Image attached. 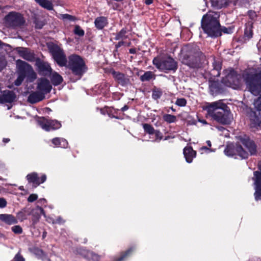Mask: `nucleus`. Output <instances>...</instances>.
<instances>
[{
    "instance_id": "ea45409f",
    "label": "nucleus",
    "mask_w": 261,
    "mask_h": 261,
    "mask_svg": "<svg viewBox=\"0 0 261 261\" xmlns=\"http://www.w3.org/2000/svg\"><path fill=\"white\" fill-rule=\"evenodd\" d=\"M133 251V248H130L128 250H127L123 254L121 255V256L118 258L116 261H122L123 259H124L127 256H128L130 253Z\"/></svg>"
},
{
    "instance_id": "8fccbe9b",
    "label": "nucleus",
    "mask_w": 261,
    "mask_h": 261,
    "mask_svg": "<svg viewBox=\"0 0 261 261\" xmlns=\"http://www.w3.org/2000/svg\"><path fill=\"white\" fill-rule=\"evenodd\" d=\"M14 261H24V258L19 253H17L15 257Z\"/></svg>"
},
{
    "instance_id": "c85d7f7f",
    "label": "nucleus",
    "mask_w": 261,
    "mask_h": 261,
    "mask_svg": "<svg viewBox=\"0 0 261 261\" xmlns=\"http://www.w3.org/2000/svg\"><path fill=\"white\" fill-rule=\"evenodd\" d=\"M213 69L211 71V74L214 76H219L220 75V71L221 69V64L220 62L215 61L213 63Z\"/></svg>"
},
{
    "instance_id": "69168bd1",
    "label": "nucleus",
    "mask_w": 261,
    "mask_h": 261,
    "mask_svg": "<svg viewBox=\"0 0 261 261\" xmlns=\"http://www.w3.org/2000/svg\"><path fill=\"white\" fill-rule=\"evenodd\" d=\"M130 43H130V42H128V43H126V42H125V44L124 45H126V46H130Z\"/></svg>"
},
{
    "instance_id": "39448f33",
    "label": "nucleus",
    "mask_w": 261,
    "mask_h": 261,
    "mask_svg": "<svg viewBox=\"0 0 261 261\" xmlns=\"http://www.w3.org/2000/svg\"><path fill=\"white\" fill-rule=\"evenodd\" d=\"M72 73L81 78L87 71V67L83 58L77 55L73 54L68 57L66 66Z\"/></svg>"
},
{
    "instance_id": "423d86ee",
    "label": "nucleus",
    "mask_w": 261,
    "mask_h": 261,
    "mask_svg": "<svg viewBox=\"0 0 261 261\" xmlns=\"http://www.w3.org/2000/svg\"><path fill=\"white\" fill-rule=\"evenodd\" d=\"M152 63L160 70L175 71L177 68L176 62L170 57H155L153 59Z\"/></svg>"
},
{
    "instance_id": "0eeeda50",
    "label": "nucleus",
    "mask_w": 261,
    "mask_h": 261,
    "mask_svg": "<svg viewBox=\"0 0 261 261\" xmlns=\"http://www.w3.org/2000/svg\"><path fill=\"white\" fill-rule=\"evenodd\" d=\"M222 83L226 86L237 89L242 85V77L241 75L238 74L233 70H226V75L222 79Z\"/></svg>"
},
{
    "instance_id": "0e129e2a",
    "label": "nucleus",
    "mask_w": 261,
    "mask_h": 261,
    "mask_svg": "<svg viewBox=\"0 0 261 261\" xmlns=\"http://www.w3.org/2000/svg\"><path fill=\"white\" fill-rule=\"evenodd\" d=\"M206 143L207 144V145L209 146V147H211L212 144H211V142L210 141L208 140L206 141Z\"/></svg>"
},
{
    "instance_id": "c9c22d12",
    "label": "nucleus",
    "mask_w": 261,
    "mask_h": 261,
    "mask_svg": "<svg viewBox=\"0 0 261 261\" xmlns=\"http://www.w3.org/2000/svg\"><path fill=\"white\" fill-rule=\"evenodd\" d=\"M163 120L168 123L175 122L176 121V117L171 114H164L163 116Z\"/></svg>"
},
{
    "instance_id": "dca6fc26",
    "label": "nucleus",
    "mask_w": 261,
    "mask_h": 261,
    "mask_svg": "<svg viewBox=\"0 0 261 261\" xmlns=\"http://www.w3.org/2000/svg\"><path fill=\"white\" fill-rule=\"evenodd\" d=\"M51 88V85L48 80L41 78L38 80L37 89L44 95L50 91Z\"/></svg>"
},
{
    "instance_id": "4c0bfd02",
    "label": "nucleus",
    "mask_w": 261,
    "mask_h": 261,
    "mask_svg": "<svg viewBox=\"0 0 261 261\" xmlns=\"http://www.w3.org/2000/svg\"><path fill=\"white\" fill-rule=\"evenodd\" d=\"M143 128L144 130L148 134L150 135L154 134V133L155 132V129L150 124H144L143 125Z\"/></svg>"
},
{
    "instance_id": "864d4df0",
    "label": "nucleus",
    "mask_w": 261,
    "mask_h": 261,
    "mask_svg": "<svg viewBox=\"0 0 261 261\" xmlns=\"http://www.w3.org/2000/svg\"><path fill=\"white\" fill-rule=\"evenodd\" d=\"M6 64V62L5 60L4 59V58L2 57L0 58V68H4Z\"/></svg>"
},
{
    "instance_id": "09e8293b",
    "label": "nucleus",
    "mask_w": 261,
    "mask_h": 261,
    "mask_svg": "<svg viewBox=\"0 0 261 261\" xmlns=\"http://www.w3.org/2000/svg\"><path fill=\"white\" fill-rule=\"evenodd\" d=\"M35 27L37 29H40L44 25V23L41 21H39L38 20H35Z\"/></svg>"
},
{
    "instance_id": "9b49d317",
    "label": "nucleus",
    "mask_w": 261,
    "mask_h": 261,
    "mask_svg": "<svg viewBox=\"0 0 261 261\" xmlns=\"http://www.w3.org/2000/svg\"><path fill=\"white\" fill-rule=\"evenodd\" d=\"M39 125L46 131L55 130L61 127L60 122L56 120H51L44 117L39 118L37 120Z\"/></svg>"
},
{
    "instance_id": "338daca9",
    "label": "nucleus",
    "mask_w": 261,
    "mask_h": 261,
    "mask_svg": "<svg viewBox=\"0 0 261 261\" xmlns=\"http://www.w3.org/2000/svg\"><path fill=\"white\" fill-rule=\"evenodd\" d=\"M53 219L51 218H49V219H47V221H48L49 222H51L52 223V221H53Z\"/></svg>"
},
{
    "instance_id": "72a5a7b5",
    "label": "nucleus",
    "mask_w": 261,
    "mask_h": 261,
    "mask_svg": "<svg viewBox=\"0 0 261 261\" xmlns=\"http://www.w3.org/2000/svg\"><path fill=\"white\" fill-rule=\"evenodd\" d=\"M126 30L125 29H122L119 32L116 34L115 39L116 40H119L126 39L127 37L126 35Z\"/></svg>"
},
{
    "instance_id": "7ed1b4c3",
    "label": "nucleus",
    "mask_w": 261,
    "mask_h": 261,
    "mask_svg": "<svg viewBox=\"0 0 261 261\" xmlns=\"http://www.w3.org/2000/svg\"><path fill=\"white\" fill-rule=\"evenodd\" d=\"M243 78L249 91L253 95H257L261 93V68L257 73L246 72L243 75ZM253 105L258 111H261V94L254 100Z\"/></svg>"
},
{
    "instance_id": "c03bdc74",
    "label": "nucleus",
    "mask_w": 261,
    "mask_h": 261,
    "mask_svg": "<svg viewBox=\"0 0 261 261\" xmlns=\"http://www.w3.org/2000/svg\"><path fill=\"white\" fill-rule=\"evenodd\" d=\"M154 134H155V141L159 142L163 138L162 133L159 130H155Z\"/></svg>"
},
{
    "instance_id": "bf43d9fd",
    "label": "nucleus",
    "mask_w": 261,
    "mask_h": 261,
    "mask_svg": "<svg viewBox=\"0 0 261 261\" xmlns=\"http://www.w3.org/2000/svg\"><path fill=\"white\" fill-rule=\"evenodd\" d=\"M129 52L130 53V54H134L136 53V49L135 48H130L129 49Z\"/></svg>"
},
{
    "instance_id": "a211bd4d",
    "label": "nucleus",
    "mask_w": 261,
    "mask_h": 261,
    "mask_svg": "<svg viewBox=\"0 0 261 261\" xmlns=\"http://www.w3.org/2000/svg\"><path fill=\"white\" fill-rule=\"evenodd\" d=\"M250 126L252 128H256L261 123V116L260 113L251 111L249 114Z\"/></svg>"
},
{
    "instance_id": "f3484780",
    "label": "nucleus",
    "mask_w": 261,
    "mask_h": 261,
    "mask_svg": "<svg viewBox=\"0 0 261 261\" xmlns=\"http://www.w3.org/2000/svg\"><path fill=\"white\" fill-rule=\"evenodd\" d=\"M39 73L43 75H49L51 72V68L48 63L38 61L36 62Z\"/></svg>"
},
{
    "instance_id": "f704fd0d",
    "label": "nucleus",
    "mask_w": 261,
    "mask_h": 261,
    "mask_svg": "<svg viewBox=\"0 0 261 261\" xmlns=\"http://www.w3.org/2000/svg\"><path fill=\"white\" fill-rule=\"evenodd\" d=\"M250 0H229L230 3L234 6H246L249 3Z\"/></svg>"
},
{
    "instance_id": "f03ea898",
    "label": "nucleus",
    "mask_w": 261,
    "mask_h": 261,
    "mask_svg": "<svg viewBox=\"0 0 261 261\" xmlns=\"http://www.w3.org/2000/svg\"><path fill=\"white\" fill-rule=\"evenodd\" d=\"M205 110L210 117L221 124H229L232 120L229 108L222 100L208 103Z\"/></svg>"
},
{
    "instance_id": "2f4dec72",
    "label": "nucleus",
    "mask_w": 261,
    "mask_h": 261,
    "mask_svg": "<svg viewBox=\"0 0 261 261\" xmlns=\"http://www.w3.org/2000/svg\"><path fill=\"white\" fill-rule=\"evenodd\" d=\"M50 79L52 84L55 86L60 85L63 81L62 77L57 72L53 73Z\"/></svg>"
},
{
    "instance_id": "37998d69",
    "label": "nucleus",
    "mask_w": 261,
    "mask_h": 261,
    "mask_svg": "<svg viewBox=\"0 0 261 261\" xmlns=\"http://www.w3.org/2000/svg\"><path fill=\"white\" fill-rule=\"evenodd\" d=\"M25 77L20 74H18L17 79L15 81L14 84L16 86H19L21 84Z\"/></svg>"
},
{
    "instance_id": "58836bf2",
    "label": "nucleus",
    "mask_w": 261,
    "mask_h": 261,
    "mask_svg": "<svg viewBox=\"0 0 261 261\" xmlns=\"http://www.w3.org/2000/svg\"><path fill=\"white\" fill-rule=\"evenodd\" d=\"M74 33L75 35H77L79 36H83L85 34L84 31L79 25H75L74 27Z\"/></svg>"
},
{
    "instance_id": "aec40b11",
    "label": "nucleus",
    "mask_w": 261,
    "mask_h": 261,
    "mask_svg": "<svg viewBox=\"0 0 261 261\" xmlns=\"http://www.w3.org/2000/svg\"><path fill=\"white\" fill-rule=\"evenodd\" d=\"M16 97V94L13 91H5L3 95L0 97V102L11 103L14 101Z\"/></svg>"
},
{
    "instance_id": "393cba45",
    "label": "nucleus",
    "mask_w": 261,
    "mask_h": 261,
    "mask_svg": "<svg viewBox=\"0 0 261 261\" xmlns=\"http://www.w3.org/2000/svg\"><path fill=\"white\" fill-rule=\"evenodd\" d=\"M80 253L85 258L88 259H92L94 261H98L99 259V256L93 253V252L89 251L85 249L80 250Z\"/></svg>"
},
{
    "instance_id": "de8ad7c7",
    "label": "nucleus",
    "mask_w": 261,
    "mask_h": 261,
    "mask_svg": "<svg viewBox=\"0 0 261 261\" xmlns=\"http://www.w3.org/2000/svg\"><path fill=\"white\" fill-rule=\"evenodd\" d=\"M25 212V210H23V211L20 212L18 213L17 216L19 218L21 219V220H23L25 219H27V217L24 214V212Z\"/></svg>"
},
{
    "instance_id": "a878e982",
    "label": "nucleus",
    "mask_w": 261,
    "mask_h": 261,
    "mask_svg": "<svg viewBox=\"0 0 261 261\" xmlns=\"http://www.w3.org/2000/svg\"><path fill=\"white\" fill-rule=\"evenodd\" d=\"M53 144L56 147L66 148L68 146L67 141L64 138H55L52 140Z\"/></svg>"
},
{
    "instance_id": "49530a36",
    "label": "nucleus",
    "mask_w": 261,
    "mask_h": 261,
    "mask_svg": "<svg viewBox=\"0 0 261 261\" xmlns=\"http://www.w3.org/2000/svg\"><path fill=\"white\" fill-rule=\"evenodd\" d=\"M37 198L38 196L36 194H32L29 196L28 198V201L30 202H32L36 200L37 199Z\"/></svg>"
},
{
    "instance_id": "f257e3e1",
    "label": "nucleus",
    "mask_w": 261,
    "mask_h": 261,
    "mask_svg": "<svg viewBox=\"0 0 261 261\" xmlns=\"http://www.w3.org/2000/svg\"><path fill=\"white\" fill-rule=\"evenodd\" d=\"M219 14L216 12L209 11L204 15L201 20V27L208 36L216 37L221 35L223 32L226 34L232 33L233 29L229 27L220 28V24L218 21Z\"/></svg>"
},
{
    "instance_id": "f8f14e48",
    "label": "nucleus",
    "mask_w": 261,
    "mask_h": 261,
    "mask_svg": "<svg viewBox=\"0 0 261 261\" xmlns=\"http://www.w3.org/2000/svg\"><path fill=\"white\" fill-rule=\"evenodd\" d=\"M5 19L7 24L14 28L20 26L24 22L22 16L15 12L9 13Z\"/></svg>"
},
{
    "instance_id": "3c124183",
    "label": "nucleus",
    "mask_w": 261,
    "mask_h": 261,
    "mask_svg": "<svg viewBox=\"0 0 261 261\" xmlns=\"http://www.w3.org/2000/svg\"><path fill=\"white\" fill-rule=\"evenodd\" d=\"M7 205L6 200L3 198H0V207L4 208Z\"/></svg>"
},
{
    "instance_id": "bb28decb",
    "label": "nucleus",
    "mask_w": 261,
    "mask_h": 261,
    "mask_svg": "<svg viewBox=\"0 0 261 261\" xmlns=\"http://www.w3.org/2000/svg\"><path fill=\"white\" fill-rule=\"evenodd\" d=\"M253 22L252 21H248L246 24V27L244 31L245 37L247 38L248 39L251 38L253 36Z\"/></svg>"
},
{
    "instance_id": "b1692460",
    "label": "nucleus",
    "mask_w": 261,
    "mask_h": 261,
    "mask_svg": "<svg viewBox=\"0 0 261 261\" xmlns=\"http://www.w3.org/2000/svg\"><path fill=\"white\" fill-rule=\"evenodd\" d=\"M0 220L8 225H12L17 223L15 217L10 214H0Z\"/></svg>"
},
{
    "instance_id": "ddd939ff",
    "label": "nucleus",
    "mask_w": 261,
    "mask_h": 261,
    "mask_svg": "<svg viewBox=\"0 0 261 261\" xmlns=\"http://www.w3.org/2000/svg\"><path fill=\"white\" fill-rule=\"evenodd\" d=\"M259 169L260 171L254 172V176L252 177L255 190L254 196L256 201L261 199V164L259 165Z\"/></svg>"
},
{
    "instance_id": "7c9ffc66",
    "label": "nucleus",
    "mask_w": 261,
    "mask_h": 261,
    "mask_svg": "<svg viewBox=\"0 0 261 261\" xmlns=\"http://www.w3.org/2000/svg\"><path fill=\"white\" fill-rule=\"evenodd\" d=\"M35 2L42 7L51 10L53 9V6L51 2L48 0H35Z\"/></svg>"
},
{
    "instance_id": "6ab92c4d",
    "label": "nucleus",
    "mask_w": 261,
    "mask_h": 261,
    "mask_svg": "<svg viewBox=\"0 0 261 261\" xmlns=\"http://www.w3.org/2000/svg\"><path fill=\"white\" fill-rule=\"evenodd\" d=\"M112 74L115 80L123 86H126L130 83L129 79L128 76L123 73L113 71Z\"/></svg>"
},
{
    "instance_id": "6e6552de",
    "label": "nucleus",
    "mask_w": 261,
    "mask_h": 261,
    "mask_svg": "<svg viewBox=\"0 0 261 261\" xmlns=\"http://www.w3.org/2000/svg\"><path fill=\"white\" fill-rule=\"evenodd\" d=\"M48 48L56 63L60 66H66L67 60L63 50L58 45L53 43L48 44Z\"/></svg>"
},
{
    "instance_id": "9d476101",
    "label": "nucleus",
    "mask_w": 261,
    "mask_h": 261,
    "mask_svg": "<svg viewBox=\"0 0 261 261\" xmlns=\"http://www.w3.org/2000/svg\"><path fill=\"white\" fill-rule=\"evenodd\" d=\"M225 155L228 156H239L242 159H247L249 156L242 146L239 144H229L227 145L224 151Z\"/></svg>"
},
{
    "instance_id": "412c9836",
    "label": "nucleus",
    "mask_w": 261,
    "mask_h": 261,
    "mask_svg": "<svg viewBox=\"0 0 261 261\" xmlns=\"http://www.w3.org/2000/svg\"><path fill=\"white\" fill-rule=\"evenodd\" d=\"M45 98V95L40 91L31 93L28 97V101L31 103L38 102Z\"/></svg>"
},
{
    "instance_id": "6e6d98bb",
    "label": "nucleus",
    "mask_w": 261,
    "mask_h": 261,
    "mask_svg": "<svg viewBox=\"0 0 261 261\" xmlns=\"http://www.w3.org/2000/svg\"><path fill=\"white\" fill-rule=\"evenodd\" d=\"M125 44V42L123 41V40H121L118 42L117 44H115V47L116 48H118L120 46L122 45H124Z\"/></svg>"
},
{
    "instance_id": "4be33fe9",
    "label": "nucleus",
    "mask_w": 261,
    "mask_h": 261,
    "mask_svg": "<svg viewBox=\"0 0 261 261\" xmlns=\"http://www.w3.org/2000/svg\"><path fill=\"white\" fill-rule=\"evenodd\" d=\"M242 143L244 146L248 150L250 155L256 154V146L253 141L251 140H244Z\"/></svg>"
},
{
    "instance_id": "79ce46f5",
    "label": "nucleus",
    "mask_w": 261,
    "mask_h": 261,
    "mask_svg": "<svg viewBox=\"0 0 261 261\" xmlns=\"http://www.w3.org/2000/svg\"><path fill=\"white\" fill-rule=\"evenodd\" d=\"M12 231L16 234H21L22 232V229L19 225H15L11 228Z\"/></svg>"
},
{
    "instance_id": "5701e85b",
    "label": "nucleus",
    "mask_w": 261,
    "mask_h": 261,
    "mask_svg": "<svg viewBox=\"0 0 261 261\" xmlns=\"http://www.w3.org/2000/svg\"><path fill=\"white\" fill-rule=\"evenodd\" d=\"M184 154L186 160L188 163H191L193 159L196 156V152L191 147H185L184 149Z\"/></svg>"
},
{
    "instance_id": "1a4fd4ad",
    "label": "nucleus",
    "mask_w": 261,
    "mask_h": 261,
    "mask_svg": "<svg viewBox=\"0 0 261 261\" xmlns=\"http://www.w3.org/2000/svg\"><path fill=\"white\" fill-rule=\"evenodd\" d=\"M18 74L23 75L24 77H28L31 80V81L36 78V73L33 68L27 63L20 60L16 62Z\"/></svg>"
},
{
    "instance_id": "e2e57ef3",
    "label": "nucleus",
    "mask_w": 261,
    "mask_h": 261,
    "mask_svg": "<svg viewBox=\"0 0 261 261\" xmlns=\"http://www.w3.org/2000/svg\"><path fill=\"white\" fill-rule=\"evenodd\" d=\"M3 141L4 143H6L10 141V139L8 138H4Z\"/></svg>"
},
{
    "instance_id": "052dcab7",
    "label": "nucleus",
    "mask_w": 261,
    "mask_h": 261,
    "mask_svg": "<svg viewBox=\"0 0 261 261\" xmlns=\"http://www.w3.org/2000/svg\"><path fill=\"white\" fill-rule=\"evenodd\" d=\"M153 2L152 0H146L145 1V4L147 5H150Z\"/></svg>"
},
{
    "instance_id": "20e7f679",
    "label": "nucleus",
    "mask_w": 261,
    "mask_h": 261,
    "mask_svg": "<svg viewBox=\"0 0 261 261\" xmlns=\"http://www.w3.org/2000/svg\"><path fill=\"white\" fill-rule=\"evenodd\" d=\"M203 57L199 47L196 45H190L187 47L184 55L182 62L191 67H196Z\"/></svg>"
},
{
    "instance_id": "774afa93",
    "label": "nucleus",
    "mask_w": 261,
    "mask_h": 261,
    "mask_svg": "<svg viewBox=\"0 0 261 261\" xmlns=\"http://www.w3.org/2000/svg\"><path fill=\"white\" fill-rule=\"evenodd\" d=\"M38 253H40L41 254H43V251L42 250H38Z\"/></svg>"
},
{
    "instance_id": "603ef678",
    "label": "nucleus",
    "mask_w": 261,
    "mask_h": 261,
    "mask_svg": "<svg viewBox=\"0 0 261 261\" xmlns=\"http://www.w3.org/2000/svg\"><path fill=\"white\" fill-rule=\"evenodd\" d=\"M64 222V221L63 220L62 218L60 217H58L57 220H53L52 223L55 224V223H58V224H61Z\"/></svg>"
},
{
    "instance_id": "c756f323",
    "label": "nucleus",
    "mask_w": 261,
    "mask_h": 261,
    "mask_svg": "<svg viewBox=\"0 0 261 261\" xmlns=\"http://www.w3.org/2000/svg\"><path fill=\"white\" fill-rule=\"evenodd\" d=\"M94 23L98 29H102L107 24V19L104 17H99L95 19Z\"/></svg>"
},
{
    "instance_id": "a18cd8bd",
    "label": "nucleus",
    "mask_w": 261,
    "mask_h": 261,
    "mask_svg": "<svg viewBox=\"0 0 261 261\" xmlns=\"http://www.w3.org/2000/svg\"><path fill=\"white\" fill-rule=\"evenodd\" d=\"M63 19H68L70 21H73L74 20V17L68 14H65L62 15Z\"/></svg>"
},
{
    "instance_id": "a19ab883",
    "label": "nucleus",
    "mask_w": 261,
    "mask_h": 261,
    "mask_svg": "<svg viewBox=\"0 0 261 261\" xmlns=\"http://www.w3.org/2000/svg\"><path fill=\"white\" fill-rule=\"evenodd\" d=\"M186 103L187 101L184 98H178L175 102V104L179 107H184L186 105Z\"/></svg>"
},
{
    "instance_id": "473e14b6",
    "label": "nucleus",
    "mask_w": 261,
    "mask_h": 261,
    "mask_svg": "<svg viewBox=\"0 0 261 261\" xmlns=\"http://www.w3.org/2000/svg\"><path fill=\"white\" fill-rule=\"evenodd\" d=\"M155 75L153 72L148 71L145 72L142 75L140 76V80L142 82L149 81L151 79H155Z\"/></svg>"
},
{
    "instance_id": "cd10ccee",
    "label": "nucleus",
    "mask_w": 261,
    "mask_h": 261,
    "mask_svg": "<svg viewBox=\"0 0 261 261\" xmlns=\"http://www.w3.org/2000/svg\"><path fill=\"white\" fill-rule=\"evenodd\" d=\"M213 7L220 9L223 7L227 6L229 3V0H211Z\"/></svg>"
},
{
    "instance_id": "e433bc0d",
    "label": "nucleus",
    "mask_w": 261,
    "mask_h": 261,
    "mask_svg": "<svg viewBox=\"0 0 261 261\" xmlns=\"http://www.w3.org/2000/svg\"><path fill=\"white\" fill-rule=\"evenodd\" d=\"M163 94V92L160 89L155 88L152 91V97L154 100H157L161 98Z\"/></svg>"
},
{
    "instance_id": "4468645a",
    "label": "nucleus",
    "mask_w": 261,
    "mask_h": 261,
    "mask_svg": "<svg viewBox=\"0 0 261 261\" xmlns=\"http://www.w3.org/2000/svg\"><path fill=\"white\" fill-rule=\"evenodd\" d=\"M27 179L29 182L32 183L35 187L39 186L40 184L43 183L46 179V176L43 174L40 178L36 172H33L28 174Z\"/></svg>"
},
{
    "instance_id": "13d9d810",
    "label": "nucleus",
    "mask_w": 261,
    "mask_h": 261,
    "mask_svg": "<svg viewBox=\"0 0 261 261\" xmlns=\"http://www.w3.org/2000/svg\"><path fill=\"white\" fill-rule=\"evenodd\" d=\"M201 150H205V151H210V149L208 148H207V147H205V146L202 147L201 148Z\"/></svg>"
},
{
    "instance_id": "4d7b16f0",
    "label": "nucleus",
    "mask_w": 261,
    "mask_h": 261,
    "mask_svg": "<svg viewBox=\"0 0 261 261\" xmlns=\"http://www.w3.org/2000/svg\"><path fill=\"white\" fill-rule=\"evenodd\" d=\"M38 202L41 204H45L46 203V201L45 199H41L38 201Z\"/></svg>"
},
{
    "instance_id": "2eb2a0df",
    "label": "nucleus",
    "mask_w": 261,
    "mask_h": 261,
    "mask_svg": "<svg viewBox=\"0 0 261 261\" xmlns=\"http://www.w3.org/2000/svg\"><path fill=\"white\" fill-rule=\"evenodd\" d=\"M17 51L19 55L25 60L33 62L35 60V54L33 51L27 48L18 47Z\"/></svg>"
},
{
    "instance_id": "5fc2aeb1",
    "label": "nucleus",
    "mask_w": 261,
    "mask_h": 261,
    "mask_svg": "<svg viewBox=\"0 0 261 261\" xmlns=\"http://www.w3.org/2000/svg\"><path fill=\"white\" fill-rule=\"evenodd\" d=\"M35 210L39 211L42 215H43L44 217L46 216L43 209L41 206L39 205L36 206Z\"/></svg>"
},
{
    "instance_id": "680f3d73",
    "label": "nucleus",
    "mask_w": 261,
    "mask_h": 261,
    "mask_svg": "<svg viewBox=\"0 0 261 261\" xmlns=\"http://www.w3.org/2000/svg\"><path fill=\"white\" fill-rule=\"evenodd\" d=\"M128 109V107L126 106H124L121 108V111L124 112Z\"/></svg>"
}]
</instances>
